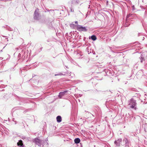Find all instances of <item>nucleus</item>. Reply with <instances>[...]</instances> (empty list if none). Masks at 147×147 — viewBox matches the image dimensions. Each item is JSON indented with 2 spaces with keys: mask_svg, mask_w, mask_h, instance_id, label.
Instances as JSON below:
<instances>
[{
  "mask_svg": "<svg viewBox=\"0 0 147 147\" xmlns=\"http://www.w3.org/2000/svg\"><path fill=\"white\" fill-rule=\"evenodd\" d=\"M74 141L75 143L78 144L80 142V140L79 138H77L75 139L74 140Z\"/></svg>",
  "mask_w": 147,
  "mask_h": 147,
  "instance_id": "423d86ee",
  "label": "nucleus"
},
{
  "mask_svg": "<svg viewBox=\"0 0 147 147\" xmlns=\"http://www.w3.org/2000/svg\"><path fill=\"white\" fill-rule=\"evenodd\" d=\"M75 23L76 24H78V21H75Z\"/></svg>",
  "mask_w": 147,
  "mask_h": 147,
  "instance_id": "ddd939ff",
  "label": "nucleus"
},
{
  "mask_svg": "<svg viewBox=\"0 0 147 147\" xmlns=\"http://www.w3.org/2000/svg\"><path fill=\"white\" fill-rule=\"evenodd\" d=\"M136 101L133 98H131L129 101V105L130 106V107L131 108H134L136 110V108L135 106L136 105Z\"/></svg>",
  "mask_w": 147,
  "mask_h": 147,
  "instance_id": "f257e3e1",
  "label": "nucleus"
},
{
  "mask_svg": "<svg viewBox=\"0 0 147 147\" xmlns=\"http://www.w3.org/2000/svg\"><path fill=\"white\" fill-rule=\"evenodd\" d=\"M125 143H128V142L127 140L126 139H125Z\"/></svg>",
  "mask_w": 147,
  "mask_h": 147,
  "instance_id": "f8f14e48",
  "label": "nucleus"
},
{
  "mask_svg": "<svg viewBox=\"0 0 147 147\" xmlns=\"http://www.w3.org/2000/svg\"><path fill=\"white\" fill-rule=\"evenodd\" d=\"M57 120L58 122H60L61 121V117L60 116H58L57 117Z\"/></svg>",
  "mask_w": 147,
  "mask_h": 147,
  "instance_id": "0eeeda50",
  "label": "nucleus"
},
{
  "mask_svg": "<svg viewBox=\"0 0 147 147\" xmlns=\"http://www.w3.org/2000/svg\"><path fill=\"white\" fill-rule=\"evenodd\" d=\"M17 145L18 146H20V147H24V146L22 143V140L19 141V142L17 143Z\"/></svg>",
  "mask_w": 147,
  "mask_h": 147,
  "instance_id": "39448f33",
  "label": "nucleus"
},
{
  "mask_svg": "<svg viewBox=\"0 0 147 147\" xmlns=\"http://www.w3.org/2000/svg\"><path fill=\"white\" fill-rule=\"evenodd\" d=\"M91 38L93 40H95L96 39V37L95 35H92L91 36Z\"/></svg>",
  "mask_w": 147,
  "mask_h": 147,
  "instance_id": "9d476101",
  "label": "nucleus"
},
{
  "mask_svg": "<svg viewBox=\"0 0 147 147\" xmlns=\"http://www.w3.org/2000/svg\"><path fill=\"white\" fill-rule=\"evenodd\" d=\"M38 9H37L34 12V18L35 19H37L39 16V14L38 13Z\"/></svg>",
  "mask_w": 147,
  "mask_h": 147,
  "instance_id": "20e7f679",
  "label": "nucleus"
},
{
  "mask_svg": "<svg viewBox=\"0 0 147 147\" xmlns=\"http://www.w3.org/2000/svg\"><path fill=\"white\" fill-rule=\"evenodd\" d=\"M57 75H58L57 74H55V76H57Z\"/></svg>",
  "mask_w": 147,
  "mask_h": 147,
  "instance_id": "4468645a",
  "label": "nucleus"
},
{
  "mask_svg": "<svg viewBox=\"0 0 147 147\" xmlns=\"http://www.w3.org/2000/svg\"><path fill=\"white\" fill-rule=\"evenodd\" d=\"M34 142L36 144L39 145L41 144L42 143V140L40 139L39 138H37L34 139Z\"/></svg>",
  "mask_w": 147,
  "mask_h": 147,
  "instance_id": "f03ea898",
  "label": "nucleus"
},
{
  "mask_svg": "<svg viewBox=\"0 0 147 147\" xmlns=\"http://www.w3.org/2000/svg\"><path fill=\"white\" fill-rule=\"evenodd\" d=\"M66 92V91H64V92H60L59 93V96L60 97V96H62L64 95L65 94Z\"/></svg>",
  "mask_w": 147,
  "mask_h": 147,
  "instance_id": "6e6552de",
  "label": "nucleus"
},
{
  "mask_svg": "<svg viewBox=\"0 0 147 147\" xmlns=\"http://www.w3.org/2000/svg\"><path fill=\"white\" fill-rule=\"evenodd\" d=\"M140 59H141V61H140L142 63V62L143 61H144V59L142 57H141Z\"/></svg>",
  "mask_w": 147,
  "mask_h": 147,
  "instance_id": "9b49d317",
  "label": "nucleus"
},
{
  "mask_svg": "<svg viewBox=\"0 0 147 147\" xmlns=\"http://www.w3.org/2000/svg\"><path fill=\"white\" fill-rule=\"evenodd\" d=\"M119 141L120 142V140H118L117 141H115V143L116 144L117 147L119 146H120V143L118 142Z\"/></svg>",
  "mask_w": 147,
  "mask_h": 147,
  "instance_id": "1a4fd4ad",
  "label": "nucleus"
},
{
  "mask_svg": "<svg viewBox=\"0 0 147 147\" xmlns=\"http://www.w3.org/2000/svg\"><path fill=\"white\" fill-rule=\"evenodd\" d=\"M77 30L80 31L86 32L87 30L85 27H83L80 26H77Z\"/></svg>",
  "mask_w": 147,
  "mask_h": 147,
  "instance_id": "7ed1b4c3",
  "label": "nucleus"
}]
</instances>
